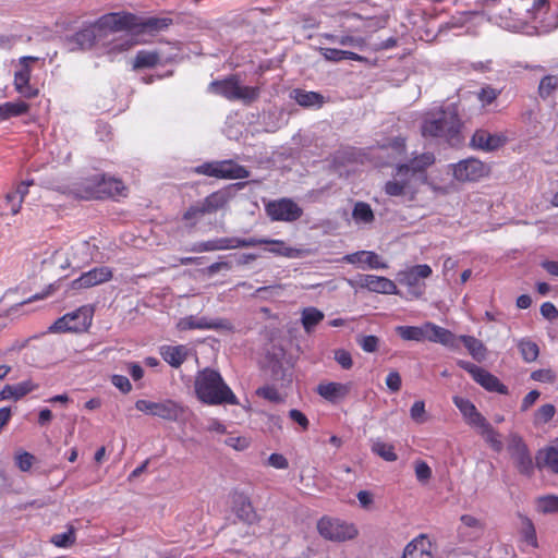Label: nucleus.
Wrapping results in <instances>:
<instances>
[{"instance_id":"obj_39","label":"nucleus","mask_w":558,"mask_h":558,"mask_svg":"<svg viewBox=\"0 0 558 558\" xmlns=\"http://www.w3.org/2000/svg\"><path fill=\"white\" fill-rule=\"evenodd\" d=\"M160 61V56L157 51L140 50L134 60V69H149L156 66Z\"/></svg>"},{"instance_id":"obj_19","label":"nucleus","mask_w":558,"mask_h":558,"mask_svg":"<svg viewBox=\"0 0 558 558\" xmlns=\"http://www.w3.org/2000/svg\"><path fill=\"white\" fill-rule=\"evenodd\" d=\"M113 277L112 269L107 266L94 267L83 272L78 278L71 282V289L82 290L88 289L111 280Z\"/></svg>"},{"instance_id":"obj_44","label":"nucleus","mask_w":558,"mask_h":558,"mask_svg":"<svg viewBox=\"0 0 558 558\" xmlns=\"http://www.w3.org/2000/svg\"><path fill=\"white\" fill-rule=\"evenodd\" d=\"M372 451L388 462H393L398 459V456L395 451V446L389 442L376 440L372 445Z\"/></svg>"},{"instance_id":"obj_18","label":"nucleus","mask_w":558,"mask_h":558,"mask_svg":"<svg viewBox=\"0 0 558 558\" xmlns=\"http://www.w3.org/2000/svg\"><path fill=\"white\" fill-rule=\"evenodd\" d=\"M102 32L98 28V22L84 25L75 34L68 38L71 49H89L94 44L104 38Z\"/></svg>"},{"instance_id":"obj_47","label":"nucleus","mask_w":558,"mask_h":558,"mask_svg":"<svg viewBox=\"0 0 558 558\" xmlns=\"http://www.w3.org/2000/svg\"><path fill=\"white\" fill-rule=\"evenodd\" d=\"M295 100L302 107L322 106L323 96L316 92L295 90Z\"/></svg>"},{"instance_id":"obj_2","label":"nucleus","mask_w":558,"mask_h":558,"mask_svg":"<svg viewBox=\"0 0 558 558\" xmlns=\"http://www.w3.org/2000/svg\"><path fill=\"white\" fill-rule=\"evenodd\" d=\"M461 129V120L453 107L440 108L425 114L421 132L424 137H440L447 142L457 138Z\"/></svg>"},{"instance_id":"obj_58","label":"nucleus","mask_w":558,"mask_h":558,"mask_svg":"<svg viewBox=\"0 0 558 558\" xmlns=\"http://www.w3.org/2000/svg\"><path fill=\"white\" fill-rule=\"evenodd\" d=\"M555 407L550 403L543 404L535 413V420L539 423L549 422L555 415Z\"/></svg>"},{"instance_id":"obj_48","label":"nucleus","mask_w":558,"mask_h":558,"mask_svg":"<svg viewBox=\"0 0 558 558\" xmlns=\"http://www.w3.org/2000/svg\"><path fill=\"white\" fill-rule=\"evenodd\" d=\"M558 88V76L557 75H545L537 88L538 96L542 99H547Z\"/></svg>"},{"instance_id":"obj_43","label":"nucleus","mask_w":558,"mask_h":558,"mask_svg":"<svg viewBox=\"0 0 558 558\" xmlns=\"http://www.w3.org/2000/svg\"><path fill=\"white\" fill-rule=\"evenodd\" d=\"M536 510L539 513H556L558 512V496L557 495H544L539 496L535 500Z\"/></svg>"},{"instance_id":"obj_25","label":"nucleus","mask_w":558,"mask_h":558,"mask_svg":"<svg viewBox=\"0 0 558 558\" xmlns=\"http://www.w3.org/2000/svg\"><path fill=\"white\" fill-rule=\"evenodd\" d=\"M173 24V20L168 16L140 17L136 15L135 29L138 34L156 35L168 29Z\"/></svg>"},{"instance_id":"obj_62","label":"nucleus","mask_w":558,"mask_h":558,"mask_svg":"<svg viewBox=\"0 0 558 558\" xmlns=\"http://www.w3.org/2000/svg\"><path fill=\"white\" fill-rule=\"evenodd\" d=\"M111 383L122 393H129L132 390V384L124 375H112Z\"/></svg>"},{"instance_id":"obj_32","label":"nucleus","mask_w":558,"mask_h":558,"mask_svg":"<svg viewBox=\"0 0 558 558\" xmlns=\"http://www.w3.org/2000/svg\"><path fill=\"white\" fill-rule=\"evenodd\" d=\"M402 558H433L432 543L426 535L412 539L404 548Z\"/></svg>"},{"instance_id":"obj_64","label":"nucleus","mask_w":558,"mask_h":558,"mask_svg":"<svg viewBox=\"0 0 558 558\" xmlns=\"http://www.w3.org/2000/svg\"><path fill=\"white\" fill-rule=\"evenodd\" d=\"M415 475L420 482H426L432 476V470L425 461H418L415 463Z\"/></svg>"},{"instance_id":"obj_40","label":"nucleus","mask_w":558,"mask_h":558,"mask_svg":"<svg viewBox=\"0 0 558 558\" xmlns=\"http://www.w3.org/2000/svg\"><path fill=\"white\" fill-rule=\"evenodd\" d=\"M352 218L356 223L368 225L375 220V215L368 203L356 202L352 210Z\"/></svg>"},{"instance_id":"obj_12","label":"nucleus","mask_w":558,"mask_h":558,"mask_svg":"<svg viewBox=\"0 0 558 558\" xmlns=\"http://www.w3.org/2000/svg\"><path fill=\"white\" fill-rule=\"evenodd\" d=\"M507 449L517 470L523 475L531 476L534 473V464L523 438L518 434H511L508 439Z\"/></svg>"},{"instance_id":"obj_46","label":"nucleus","mask_w":558,"mask_h":558,"mask_svg":"<svg viewBox=\"0 0 558 558\" xmlns=\"http://www.w3.org/2000/svg\"><path fill=\"white\" fill-rule=\"evenodd\" d=\"M539 456H543V462L537 461L538 468L547 466L551 472L558 474V449L547 447L543 451H539Z\"/></svg>"},{"instance_id":"obj_59","label":"nucleus","mask_w":558,"mask_h":558,"mask_svg":"<svg viewBox=\"0 0 558 558\" xmlns=\"http://www.w3.org/2000/svg\"><path fill=\"white\" fill-rule=\"evenodd\" d=\"M34 460H35V457L29 453V452H22L20 454H17L15 457V462H16V465L17 468L22 471V472H27L31 470V468L33 466L34 464Z\"/></svg>"},{"instance_id":"obj_31","label":"nucleus","mask_w":558,"mask_h":558,"mask_svg":"<svg viewBox=\"0 0 558 558\" xmlns=\"http://www.w3.org/2000/svg\"><path fill=\"white\" fill-rule=\"evenodd\" d=\"M427 328H429L427 341L440 343L450 349H458V337L451 330L432 322H427Z\"/></svg>"},{"instance_id":"obj_34","label":"nucleus","mask_w":558,"mask_h":558,"mask_svg":"<svg viewBox=\"0 0 558 558\" xmlns=\"http://www.w3.org/2000/svg\"><path fill=\"white\" fill-rule=\"evenodd\" d=\"M29 110L31 105L23 98L0 104V122L27 114Z\"/></svg>"},{"instance_id":"obj_51","label":"nucleus","mask_w":558,"mask_h":558,"mask_svg":"<svg viewBox=\"0 0 558 558\" xmlns=\"http://www.w3.org/2000/svg\"><path fill=\"white\" fill-rule=\"evenodd\" d=\"M522 3V9L532 15V17H536L538 13L543 10L548 9L549 3L547 0H520Z\"/></svg>"},{"instance_id":"obj_11","label":"nucleus","mask_w":558,"mask_h":558,"mask_svg":"<svg viewBox=\"0 0 558 558\" xmlns=\"http://www.w3.org/2000/svg\"><path fill=\"white\" fill-rule=\"evenodd\" d=\"M92 311L83 306L58 318L50 327V330L52 332L86 331L92 325Z\"/></svg>"},{"instance_id":"obj_33","label":"nucleus","mask_w":558,"mask_h":558,"mask_svg":"<svg viewBox=\"0 0 558 558\" xmlns=\"http://www.w3.org/2000/svg\"><path fill=\"white\" fill-rule=\"evenodd\" d=\"M343 260L349 264H365L371 269H385L387 264L384 263L378 254L371 251H359L352 254H348L343 257Z\"/></svg>"},{"instance_id":"obj_50","label":"nucleus","mask_w":558,"mask_h":558,"mask_svg":"<svg viewBox=\"0 0 558 558\" xmlns=\"http://www.w3.org/2000/svg\"><path fill=\"white\" fill-rule=\"evenodd\" d=\"M38 387H39L38 384L33 383V380H31V379L21 381L16 385H11L13 400L17 401V400L22 399L26 395L38 389Z\"/></svg>"},{"instance_id":"obj_6","label":"nucleus","mask_w":558,"mask_h":558,"mask_svg":"<svg viewBox=\"0 0 558 558\" xmlns=\"http://www.w3.org/2000/svg\"><path fill=\"white\" fill-rule=\"evenodd\" d=\"M432 274L429 265L421 264L399 271L397 279L401 286L408 288L409 299L418 300L424 295L426 289V284L422 280L430 277Z\"/></svg>"},{"instance_id":"obj_37","label":"nucleus","mask_w":558,"mask_h":558,"mask_svg":"<svg viewBox=\"0 0 558 558\" xmlns=\"http://www.w3.org/2000/svg\"><path fill=\"white\" fill-rule=\"evenodd\" d=\"M518 517L521 520L520 536L522 542L532 548H538L537 534L533 521L522 513H519Z\"/></svg>"},{"instance_id":"obj_17","label":"nucleus","mask_w":558,"mask_h":558,"mask_svg":"<svg viewBox=\"0 0 558 558\" xmlns=\"http://www.w3.org/2000/svg\"><path fill=\"white\" fill-rule=\"evenodd\" d=\"M259 242L255 240H246L236 236L231 238H219L208 241H202L192 247L193 252L203 253V252H214V251H225V250H234L239 247H255Z\"/></svg>"},{"instance_id":"obj_56","label":"nucleus","mask_w":558,"mask_h":558,"mask_svg":"<svg viewBox=\"0 0 558 558\" xmlns=\"http://www.w3.org/2000/svg\"><path fill=\"white\" fill-rule=\"evenodd\" d=\"M411 418L418 424L426 422V410L423 400L415 401L410 409Z\"/></svg>"},{"instance_id":"obj_61","label":"nucleus","mask_w":558,"mask_h":558,"mask_svg":"<svg viewBox=\"0 0 558 558\" xmlns=\"http://www.w3.org/2000/svg\"><path fill=\"white\" fill-rule=\"evenodd\" d=\"M359 344L363 351L373 353L378 350L379 339L376 336H364L359 340Z\"/></svg>"},{"instance_id":"obj_35","label":"nucleus","mask_w":558,"mask_h":558,"mask_svg":"<svg viewBox=\"0 0 558 558\" xmlns=\"http://www.w3.org/2000/svg\"><path fill=\"white\" fill-rule=\"evenodd\" d=\"M462 342L470 355L477 362L486 359L487 349L484 343L473 336L462 335L458 337V343Z\"/></svg>"},{"instance_id":"obj_4","label":"nucleus","mask_w":558,"mask_h":558,"mask_svg":"<svg viewBox=\"0 0 558 558\" xmlns=\"http://www.w3.org/2000/svg\"><path fill=\"white\" fill-rule=\"evenodd\" d=\"M209 90L230 101L242 100L250 104L259 96V88L242 86L236 75H230L223 80H216L209 84Z\"/></svg>"},{"instance_id":"obj_16","label":"nucleus","mask_w":558,"mask_h":558,"mask_svg":"<svg viewBox=\"0 0 558 558\" xmlns=\"http://www.w3.org/2000/svg\"><path fill=\"white\" fill-rule=\"evenodd\" d=\"M266 213L272 221L292 222L300 219L303 209L290 198L271 201L266 205Z\"/></svg>"},{"instance_id":"obj_41","label":"nucleus","mask_w":558,"mask_h":558,"mask_svg":"<svg viewBox=\"0 0 558 558\" xmlns=\"http://www.w3.org/2000/svg\"><path fill=\"white\" fill-rule=\"evenodd\" d=\"M480 434L485 438V440L490 445V447L500 452L502 449V442L500 440L499 434L494 429V427L486 420L477 427Z\"/></svg>"},{"instance_id":"obj_8","label":"nucleus","mask_w":558,"mask_h":558,"mask_svg":"<svg viewBox=\"0 0 558 558\" xmlns=\"http://www.w3.org/2000/svg\"><path fill=\"white\" fill-rule=\"evenodd\" d=\"M135 409L170 422L178 421L185 412L184 407L172 399H166L160 402L140 399L135 402Z\"/></svg>"},{"instance_id":"obj_49","label":"nucleus","mask_w":558,"mask_h":558,"mask_svg":"<svg viewBox=\"0 0 558 558\" xmlns=\"http://www.w3.org/2000/svg\"><path fill=\"white\" fill-rule=\"evenodd\" d=\"M518 347L522 355V359L525 362L531 363L538 357L539 349L535 342L531 340H521Z\"/></svg>"},{"instance_id":"obj_9","label":"nucleus","mask_w":558,"mask_h":558,"mask_svg":"<svg viewBox=\"0 0 558 558\" xmlns=\"http://www.w3.org/2000/svg\"><path fill=\"white\" fill-rule=\"evenodd\" d=\"M450 168L453 179L460 183L477 182L490 173V167L474 157L452 163Z\"/></svg>"},{"instance_id":"obj_10","label":"nucleus","mask_w":558,"mask_h":558,"mask_svg":"<svg viewBox=\"0 0 558 558\" xmlns=\"http://www.w3.org/2000/svg\"><path fill=\"white\" fill-rule=\"evenodd\" d=\"M194 172L218 179H246L250 172L233 160L205 162L195 167Z\"/></svg>"},{"instance_id":"obj_30","label":"nucleus","mask_w":558,"mask_h":558,"mask_svg":"<svg viewBox=\"0 0 558 558\" xmlns=\"http://www.w3.org/2000/svg\"><path fill=\"white\" fill-rule=\"evenodd\" d=\"M190 350L184 344L161 345L159 354L173 368H179L187 359Z\"/></svg>"},{"instance_id":"obj_20","label":"nucleus","mask_w":558,"mask_h":558,"mask_svg":"<svg viewBox=\"0 0 558 558\" xmlns=\"http://www.w3.org/2000/svg\"><path fill=\"white\" fill-rule=\"evenodd\" d=\"M507 142V137L502 134H493L484 129H478L471 137L470 146L473 149L483 151H494L502 147Z\"/></svg>"},{"instance_id":"obj_27","label":"nucleus","mask_w":558,"mask_h":558,"mask_svg":"<svg viewBox=\"0 0 558 558\" xmlns=\"http://www.w3.org/2000/svg\"><path fill=\"white\" fill-rule=\"evenodd\" d=\"M235 515L246 524H255L259 521V515L254 509L250 498L244 494H236L234 499Z\"/></svg>"},{"instance_id":"obj_28","label":"nucleus","mask_w":558,"mask_h":558,"mask_svg":"<svg viewBox=\"0 0 558 558\" xmlns=\"http://www.w3.org/2000/svg\"><path fill=\"white\" fill-rule=\"evenodd\" d=\"M452 401L469 425L477 428L481 424H483V422L486 421V418L477 411L474 403L469 399L454 396Z\"/></svg>"},{"instance_id":"obj_55","label":"nucleus","mask_w":558,"mask_h":558,"mask_svg":"<svg viewBox=\"0 0 558 558\" xmlns=\"http://www.w3.org/2000/svg\"><path fill=\"white\" fill-rule=\"evenodd\" d=\"M256 395L258 397H262V398L270 401V402L279 403L282 401V398H281L278 389L275 386L266 385V386L259 387L256 390Z\"/></svg>"},{"instance_id":"obj_26","label":"nucleus","mask_w":558,"mask_h":558,"mask_svg":"<svg viewBox=\"0 0 558 558\" xmlns=\"http://www.w3.org/2000/svg\"><path fill=\"white\" fill-rule=\"evenodd\" d=\"M98 185L97 199L126 195V186L120 179L100 174Z\"/></svg>"},{"instance_id":"obj_42","label":"nucleus","mask_w":558,"mask_h":558,"mask_svg":"<svg viewBox=\"0 0 558 558\" xmlns=\"http://www.w3.org/2000/svg\"><path fill=\"white\" fill-rule=\"evenodd\" d=\"M247 240H255V241L259 242L256 246L264 245V244L271 245V247L269 248V252H271L276 255L286 256V257L293 256L294 250L291 247H288L286 245L284 241H282V240H268V239H257V238H248Z\"/></svg>"},{"instance_id":"obj_7","label":"nucleus","mask_w":558,"mask_h":558,"mask_svg":"<svg viewBox=\"0 0 558 558\" xmlns=\"http://www.w3.org/2000/svg\"><path fill=\"white\" fill-rule=\"evenodd\" d=\"M38 60L37 57L24 56L19 59L14 71L13 87L23 99H34L39 95V88L32 83V63Z\"/></svg>"},{"instance_id":"obj_15","label":"nucleus","mask_w":558,"mask_h":558,"mask_svg":"<svg viewBox=\"0 0 558 558\" xmlns=\"http://www.w3.org/2000/svg\"><path fill=\"white\" fill-rule=\"evenodd\" d=\"M177 329L179 331H187L193 329L199 330H233V325L229 319L218 318L209 319L205 316L189 315L177 323Z\"/></svg>"},{"instance_id":"obj_22","label":"nucleus","mask_w":558,"mask_h":558,"mask_svg":"<svg viewBox=\"0 0 558 558\" xmlns=\"http://www.w3.org/2000/svg\"><path fill=\"white\" fill-rule=\"evenodd\" d=\"M361 288H365L372 292L381 294H399L397 284L389 278L375 276V275H362L359 279Z\"/></svg>"},{"instance_id":"obj_13","label":"nucleus","mask_w":558,"mask_h":558,"mask_svg":"<svg viewBox=\"0 0 558 558\" xmlns=\"http://www.w3.org/2000/svg\"><path fill=\"white\" fill-rule=\"evenodd\" d=\"M457 365L468 372L473 380L482 386L485 390L490 392H498L501 395L508 393V387L504 385L497 376L489 373L483 367H480L471 362L459 360Z\"/></svg>"},{"instance_id":"obj_60","label":"nucleus","mask_w":558,"mask_h":558,"mask_svg":"<svg viewBox=\"0 0 558 558\" xmlns=\"http://www.w3.org/2000/svg\"><path fill=\"white\" fill-rule=\"evenodd\" d=\"M335 360L343 369H350L353 366L351 353L344 349L335 351Z\"/></svg>"},{"instance_id":"obj_1","label":"nucleus","mask_w":558,"mask_h":558,"mask_svg":"<svg viewBox=\"0 0 558 558\" xmlns=\"http://www.w3.org/2000/svg\"><path fill=\"white\" fill-rule=\"evenodd\" d=\"M195 393L199 401L209 405L239 404V399L225 383L220 373L204 368L198 372L194 383Z\"/></svg>"},{"instance_id":"obj_38","label":"nucleus","mask_w":558,"mask_h":558,"mask_svg":"<svg viewBox=\"0 0 558 558\" xmlns=\"http://www.w3.org/2000/svg\"><path fill=\"white\" fill-rule=\"evenodd\" d=\"M324 318V313L314 306L305 307L301 313V323L307 333H311Z\"/></svg>"},{"instance_id":"obj_53","label":"nucleus","mask_w":558,"mask_h":558,"mask_svg":"<svg viewBox=\"0 0 558 558\" xmlns=\"http://www.w3.org/2000/svg\"><path fill=\"white\" fill-rule=\"evenodd\" d=\"M22 196L16 193L8 192L3 199L2 208H8L11 215H16L20 213L22 207Z\"/></svg>"},{"instance_id":"obj_52","label":"nucleus","mask_w":558,"mask_h":558,"mask_svg":"<svg viewBox=\"0 0 558 558\" xmlns=\"http://www.w3.org/2000/svg\"><path fill=\"white\" fill-rule=\"evenodd\" d=\"M499 95L500 90L486 85L480 89V92L476 94V97L481 101L482 106L486 107L493 104Z\"/></svg>"},{"instance_id":"obj_3","label":"nucleus","mask_w":558,"mask_h":558,"mask_svg":"<svg viewBox=\"0 0 558 558\" xmlns=\"http://www.w3.org/2000/svg\"><path fill=\"white\" fill-rule=\"evenodd\" d=\"M423 185L408 172L407 166L397 165L393 175L384 185V192L391 197H401L404 201L413 202Z\"/></svg>"},{"instance_id":"obj_21","label":"nucleus","mask_w":558,"mask_h":558,"mask_svg":"<svg viewBox=\"0 0 558 558\" xmlns=\"http://www.w3.org/2000/svg\"><path fill=\"white\" fill-rule=\"evenodd\" d=\"M436 161L434 153L426 151L414 156L405 163H399V166H407L408 172L417 179L423 185L427 183V169L433 166Z\"/></svg>"},{"instance_id":"obj_5","label":"nucleus","mask_w":558,"mask_h":558,"mask_svg":"<svg viewBox=\"0 0 558 558\" xmlns=\"http://www.w3.org/2000/svg\"><path fill=\"white\" fill-rule=\"evenodd\" d=\"M317 531L323 538L335 543L351 541L359 534L353 523L327 515L318 520Z\"/></svg>"},{"instance_id":"obj_29","label":"nucleus","mask_w":558,"mask_h":558,"mask_svg":"<svg viewBox=\"0 0 558 558\" xmlns=\"http://www.w3.org/2000/svg\"><path fill=\"white\" fill-rule=\"evenodd\" d=\"M232 197V190L230 187H226L213 192L206 196L202 203L206 214L208 215L226 208Z\"/></svg>"},{"instance_id":"obj_14","label":"nucleus","mask_w":558,"mask_h":558,"mask_svg":"<svg viewBox=\"0 0 558 558\" xmlns=\"http://www.w3.org/2000/svg\"><path fill=\"white\" fill-rule=\"evenodd\" d=\"M97 22L98 28L107 36L109 33L135 29L136 15L124 11L111 12L101 15Z\"/></svg>"},{"instance_id":"obj_57","label":"nucleus","mask_w":558,"mask_h":558,"mask_svg":"<svg viewBox=\"0 0 558 558\" xmlns=\"http://www.w3.org/2000/svg\"><path fill=\"white\" fill-rule=\"evenodd\" d=\"M418 329L417 326H397L396 332L405 341L420 342Z\"/></svg>"},{"instance_id":"obj_54","label":"nucleus","mask_w":558,"mask_h":558,"mask_svg":"<svg viewBox=\"0 0 558 558\" xmlns=\"http://www.w3.org/2000/svg\"><path fill=\"white\" fill-rule=\"evenodd\" d=\"M531 379L543 384H554L557 379V374L551 368H541L531 373Z\"/></svg>"},{"instance_id":"obj_24","label":"nucleus","mask_w":558,"mask_h":558,"mask_svg":"<svg viewBox=\"0 0 558 558\" xmlns=\"http://www.w3.org/2000/svg\"><path fill=\"white\" fill-rule=\"evenodd\" d=\"M352 389L351 383H320L317 386V393L325 400L335 403L339 400L347 398Z\"/></svg>"},{"instance_id":"obj_45","label":"nucleus","mask_w":558,"mask_h":558,"mask_svg":"<svg viewBox=\"0 0 558 558\" xmlns=\"http://www.w3.org/2000/svg\"><path fill=\"white\" fill-rule=\"evenodd\" d=\"M50 542L59 548H69L76 542L75 529L73 525L68 526V531L51 536Z\"/></svg>"},{"instance_id":"obj_23","label":"nucleus","mask_w":558,"mask_h":558,"mask_svg":"<svg viewBox=\"0 0 558 558\" xmlns=\"http://www.w3.org/2000/svg\"><path fill=\"white\" fill-rule=\"evenodd\" d=\"M100 174L82 178L69 189V194L80 199H97Z\"/></svg>"},{"instance_id":"obj_63","label":"nucleus","mask_w":558,"mask_h":558,"mask_svg":"<svg viewBox=\"0 0 558 558\" xmlns=\"http://www.w3.org/2000/svg\"><path fill=\"white\" fill-rule=\"evenodd\" d=\"M402 379L397 371H391L386 377V386L392 392H398L401 389Z\"/></svg>"},{"instance_id":"obj_36","label":"nucleus","mask_w":558,"mask_h":558,"mask_svg":"<svg viewBox=\"0 0 558 558\" xmlns=\"http://www.w3.org/2000/svg\"><path fill=\"white\" fill-rule=\"evenodd\" d=\"M320 54L327 60L331 62H340L342 60H353L359 62H366L367 59L356 52L340 50L336 48H319Z\"/></svg>"}]
</instances>
